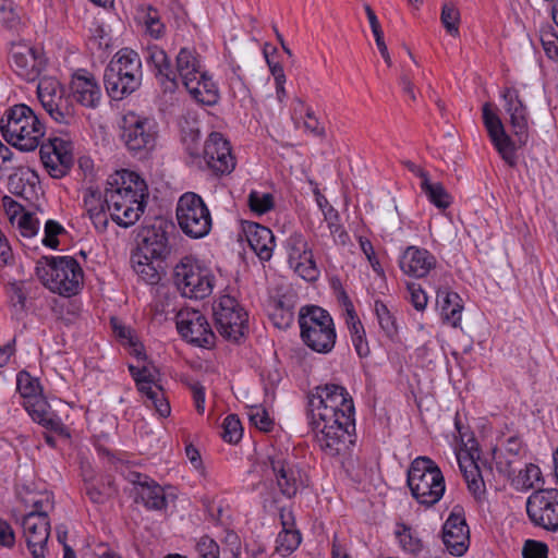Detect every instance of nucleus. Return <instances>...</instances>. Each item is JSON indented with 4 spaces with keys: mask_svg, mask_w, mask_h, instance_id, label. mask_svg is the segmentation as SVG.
Returning a JSON list of instances; mask_svg holds the SVG:
<instances>
[{
    "mask_svg": "<svg viewBox=\"0 0 558 558\" xmlns=\"http://www.w3.org/2000/svg\"><path fill=\"white\" fill-rule=\"evenodd\" d=\"M37 95L43 108L56 123L64 126L77 125L78 117L73 99L57 81L41 80L37 86Z\"/></svg>",
    "mask_w": 558,
    "mask_h": 558,
    "instance_id": "f8f14e48",
    "label": "nucleus"
},
{
    "mask_svg": "<svg viewBox=\"0 0 558 558\" xmlns=\"http://www.w3.org/2000/svg\"><path fill=\"white\" fill-rule=\"evenodd\" d=\"M21 526L33 558H45L51 529L49 518L40 513H26L21 520Z\"/></svg>",
    "mask_w": 558,
    "mask_h": 558,
    "instance_id": "412c9836",
    "label": "nucleus"
},
{
    "mask_svg": "<svg viewBox=\"0 0 558 558\" xmlns=\"http://www.w3.org/2000/svg\"><path fill=\"white\" fill-rule=\"evenodd\" d=\"M44 232L43 244L49 248L56 250L60 243L58 235L65 232V229L58 221L49 219L45 223Z\"/></svg>",
    "mask_w": 558,
    "mask_h": 558,
    "instance_id": "6e6d98bb",
    "label": "nucleus"
},
{
    "mask_svg": "<svg viewBox=\"0 0 558 558\" xmlns=\"http://www.w3.org/2000/svg\"><path fill=\"white\" fill-rule=\"evenodd\" d=\"M442 322L457 328L461 323L463 303L461 296L448 288H440L436 295Z\"/></svg>",
    "mask_w": 558,
    "mask_h": 558,
    "instance_id": "7c9ffc66",
    "label": "nucleus"
},
{
    "mask_svg": "<svg viewBox=\"0 0 558 558\" xmlns=\"http://www.w3.org/2000/svg\"><path fill=\"white\" fill-rule=\"evenodd\" d=\"M167 229H173V226L163 221L144 229L143 242L137 252L159 262L166 259L171 252Z\"/></svg>",
    "mask_w": 558,
    "mask_h": 558,
    "instance_id": "bb28decb",
    "label": "nucleus"
},
{
    "mask_svg": "<svg viewBox=\"0 0 558 558\" xmlns=\"http://www.w3.org/2000/svg\"><path fill=\"white\" fill-rule=\"evenodd\" d=\"M395 534L404 553L411 555L413 558H420L425 550V546L417 531L404 523H400Z\"/></svg>",
    "mask_w": 558,
    "mask_h": 558,
    "instance_id": "c9c22d12",
    "label": "nucleus"
},
{
    "mask_svg": "<svg viewBox=\"0 0 558 558\" xmlns=\"http://www.w3.org/2000/svg\"><path fill=\"white\" fill-rule=\"evenodd\" d=\"M295 300L293 294H279L268 302V316L278 329H288L294 320Z\"/></svg>",
    "mask_w": 558,
    "mask_h": 558,
    "instance_id": "c756f323",
    "label": "nucleus"
},
{
    "mask_svg": "<svg viewBox=\"0 0 558 558\" xmlns=\"http://www.w3.org/2000/svg\"><path fill=\"white\" fill-rule=\"evenodd\" d=\"M137 12L142 14L145 32L154 39H160L166 34V25L161 22L159 11L151 4H141Z\"/></svg>",
    "mask_w": 558,
    "mask_h": 558,
    "instance_id": "4c0bfd02",
    "label": "nucleus"
},
{
    "mask_svg": "<svg viewBox=\"0 0 558 558\" xmlns=\"http://www.w3.org/2000/svg\"><path fill=\"white\" fill-rule=\"evenodd\" d=\"M270 466L280 493L287 498L294 497L299 490L308 486V478L287 450L272 447L267 453Z\"/></svg>",
    "mask_w": 558,
    "mask_h": 558,
    "instance_id": "ddd939ff",
    "label": "nucleus"
},
{
    "mask_svg": "<svg viewBox=\"0 0 558 558\" xmlns=\"http://www.w3.org/2000/svg\"><path fill=\"white\" fill-rule=\"evenodd\" d=\"M15 544V533L12 526L3 519H0V545L12 548Z\"/></svg>",
    "mask_w": 558,
    "mask_h": 558,
    "instance_id": "774afa93",
    "label": "nucleus"
},
{
    "mask_svg": "<svg viewBox=\"0 0 558 558\" xmlns=\"http://www.w3.org/2000/svg\"><path fill=\"white\" fill-rule=\"evenodd\" d=\"M408 290L410 293V302L413 307L416 311H424L428 301L425 291L421 288L420 284L414 282L408 284Z\"/></svg>",
    "mask_w": 558,
    "mask_h": 558,
    "instance_id": "e2e57ef3",
    "label": "nucleus"
},
{
    "mask_svg": "<svg viewBox=\"0 0 558 558\" xmlns=\"http://www.w3.org/2000/svg\"><path fill=\"white\" fill-rule=\"evenodd\" d=\"M300 337L303 343L319 354L330 353L337 341L333 318L318 305H304L299 312Z\"/></svg>",
    "mask_w": 558,
    "mask_h": 558,
    "instance_id": "423d86ee",
    "label": "nucleus"
},
{
    "mask_svg": "<svg viewBox=\"0 0 558 558\" xmlns=\"http://www.w3.org/2000/svg\"><path fill=\"white\" fill-rule=\"evenodd\" d=\"M129 372L134 379L136 387H143L142 383H155L153 373L146 366L137 367L129 365Z\"/></svg>",
    "mask_w": 558,
    "mask_h": 558,
    "instance_id": "69168bd1",
    "label": "nucleus"
},
{
    "mask_svg": "<svg viewBox=\"0 0 558 558\" xmlns=\"http://www.w3.org/2000/svg\"><path fill=\"white\" fill-rule=\"evenodd\" d=\"M10 64L13 71L27 82L38 80L46 69L44 54L34 47L22 43H11Z\"/></svg>",
    "mask_w": 558,
    "mask_h": 558,
    "instance_id": "a211bd4d",
    "label": "nucleus"
},
{
    "mask_svg": "<svg viewBox=\"0 0 558 558\" xmlns=\"http://www.w3.org/2000/svg\"><path fill=\"white\" fill-rule=\"evenodd\" d=\"M541 43L546 56L549 59H558V35L553 26L543 27L541 29Z\"/></svg>",
    "mask_w": 558,
    "mask_h": 558,
    "instance_id": "603ef678",
    "label": "nucleus"
},
{
    "mask_svg": "<svg viewBox=\"0 0 558 558\" xmlns=\"http://www.w3.org/2000/svg\"><path fill=\"white\" fill-rule=\"evenodd\" d=\"M177 72L184 86H191L193 80L203 71L201 70V63L198 56L194 49L181 48L177 56Z\"/></svg>",
    "mask_w": 558,
    "mask_h": 558,
    "instance_id": "72a5a7b5",
    "label": "nucleus"
},
{
    "mask_svg": "<svg viewBox=\"0 0 558 558\" xmlns=\"http://www.w3.org/2000/svg\"><path fill=\"white\" fill-rule=\"evenodd\" d=\"M177 329L184 340L196 347L215 345L216 336L205 315L197 310L180 311L177 314Z\"/></svg>",
    "mask_w": 558,
    "mask_h": 558,
    "instance_id": "f3484780",
    "label": "nucleus"
},
{
    "mask_svg": "<svg viewBox=\"0 0 558 558\" xmlns=\"http://www.w3.org/2000/svg\"><path fill=\"white\" fill-rule=\"evenodd\" d=\"M0 23L7 29L17 32L21 26V17L12 8L0 4Z\"/></svg>",
    "mask_w": 558,
    "mask_h": 558,
    "instance_id": "bf43d9fd",
    "label": "nucleus"
},
{
    "mask_svg": "<svg viewBox=\"0 0 558 558\" xmlns=\"http://www.w3.org/2000/svg\"><path fill=\"white\" fill-rule=\"evenodd\" d=\"M306 120L304 121V128L313 135L318 137H324L326 132L325 128L320 125L318 119L315 117L314 111L311 108L306 109L305 113Z\"/></svg>",
    "mask_w": 558,
    "mask_h": 558,
    "instance_id": "338daca9",
    "label": "nucleus"
},
{
    "mask_svg": "<svg viewBox=\"0 0 558 558\" xmlns=\"http://www.w3.org/2000/svg\"><path fill=\"white\" fill-rule=\"evenodd\" d=\"M84 206L86 211L98 231H105L108 226L106 216V203L101 193L97 189L89 187L84 195Z\"/></svg>",
    "mask_w": 558,
    "mask_h": 558,
    "instance_id": "473e14b6",
    "label": "nucleus"
},
{
    "mask_svg": "<svg viewBox=\"0 0 558 558\" xmlns=\"http://www.w3.org/2000/svg\"><path fill=\"white\" fill-rule=\"evenodd\" d=\"M306 418L320 450L337 457L355 444V408L347 388L317 386L307 396Z\"/></svg>",
    "mask_w": 558,
    "mask_h": 558,
    "instance_id": "f257e3e1",
    "label": "nucleus"
},
{
    "mask_svg": "<svg viewBox=\"0 0 558 558\" xmlns=\"http://www.w3.org/2000/svg\"><path fill=\"white\" fill-rule=\"evenodd\" d=\"M217 331L226 340L239 343L248 332V314L231 295H222L213 304Z\"/></svg>",
    "mask_w": 558,
    "mask_h": 558,
    "instance_id": "1a4fd4ad",
    "label": "nucleus"
},
{
    "mask_svg": "<svg viewBox=\"0 0 558 558\" xmlns=\"http://www.w3.org/2000/svg\"><path fill=\"white\" fill-rule=\"evenodd\" d=\"M120 137L131 155L144 158L156 146L158 125L151 118L130 112L123 118Z\"/></svg>",
    "mask_w": 558,
    "mask_h": 558,
    "instance_id": "6e6552de",
    "label": "nucleus"
},
{
    "mask_svg": "<svg viewBox=\"0 0 558 558\" xmlns=\"http://www.w3.org/2000/svg\"><path fill=\"white\" fill-rule=\"evenodd\" d=\"M288 263L291 268L304 280L314 281L319 270L314 260L313 251L306 238L300 232L291 233L283 242Z\"/></svg>",
    "mask_w": 558,
    "mask_h": 558,
    "instance_id": "2eb2a0df",
    "label": "nucleus"
},
{
    "mask_svg": "<svg viewBox=\"0 0 558 558\" xmlns=\"http://www.w3.org/2000/svg\"><path fill=\"white\" fill-rule=\"evenodd\" d=\"M243 436L242 424L235 414H229L222 422L221 437L229 444H238Z\"/></svg>",
    "mask_w": 558,
    "mask_h": 558,
    "instance_id": "09e8293b",
    "label": "nucleus"
},
{
    "mask_svg": "<svg viewBox=\"0 0 558 558\" xmlns=\"http://www.w3.org/2000/svg\"><path fill=\"white\" fill-rule=\"evenodd\" d=\"M505 101V110L510 116L512 133L519 143L523 146L529 140V113L527 108L520 97V93L514 87H506L501 93Z\"/></svg>",
    "mask_w": 558,
    "mask_h": 558,
    "instance_id": "5701e85b",
    "label": "nucleus"
},
{
    "mask_svg": "<svg viewBox=\"0 0 558 558\" xmlns=\"http://www.w3.org/2000/svg\"><path fill=\"white\" fill-rule=\"evenodd\" d=\"M3 138L21 151H33L45 135V126L31 107L24 104L7 109L0 120Z\"/></svg>",
    "mask_w": 558,
    "mask_h": 558,
    "instance_id": "7ed1b4c3",
    "label": "nucleus"
},
{
    "mask_svg": "<svg viewBox=\"0 0 558 558\" xmlns=\"http://www.w3.org/2000/svg\"><path fill=\"white\" fill-rule=\"evenodd\" d=\"M250 247L260 260H269L275 248V235L272 231L259 223L250 222L244 229Z\"/></svg>",
    "mask_w": 558,
    "mask_h": 558,
    "instance_id": "cd10ccee",
    "label": "nucleus"
},
{
    "mask_svg": "<svg viewBox=\"0 0 558 558\" xmlns=\"http://www.w3.org/2000/svg\"><path fill=\"white\" fill-rule=\"evenodd\" d=\"M198 558H220V549L217 542L208 535H203L195 545Z\"/></svg>",
    "mask_w": 558,
    "mask_h": 558,
    "instance_id": "5fc2aeb1",
    "label": "nucleus"
},
{
    "mask_svg": "<svg viewBox=\"0 0 558 558\" xmlns=\"http://www.w3.org/2000/svg\"><path fill=\"white\" fill-rule=\"evenodd\" d=\"M39 155L45 169L56 179L66 175L74 162L72 142L60 137L41 143Z\"/></svg>",
    "mask_w": 558,
    "mask_h": 558,
    "instance_id": "dca6fc26",
    "label": "nucleus"
},
{
    "mask_svg": "<svg viewBox=\"0 0 558 558\" xmlns=\"http://www.w3.org/2000/svg\"><path fill=\"white\" fill-rule=\"evenodd\" d=\"M36 179L34 172L22 169L9 177V191L16 196L27 198V190H33Z\"/></svg>",
    "mask_w": 558,
    "mask_h": 558,
    "instance_id": "37998d69",
    "label": "nucleus"
},
{
    "mask_svg": "<svg viewBox=\"0 0 558 558\" xmlns=\"http://www.w3.org/2000/svg\"><path fill=\"white\" fill-rule=\"evenodd\" d=\"M134 485V501L147 510L161 511L168 507L163 488L153 478L138 472L131 474Z\"/></svg>",
    "mask_w": 558,
    "mask_h": 558,
    "instance_id": "b1692460",
    "label": "nucleus"
},
{
    "mask_svg": "<svg viewBox=\"0 0 558 558\" xmlns=\"http://www.w3.org/2000/svg\"><path fill=\"white\" fill-rule=\"evenodd\" d=\"M420 186L427 199L437 208L446 209L451 205L452 197L440 182H432L428 178L422 181Z\"/></svg>",
    "mask_w": 558,
    "mask_h": 558,
    "instance_id": "ea45409f",
    "label": "nucleus"
},
{
    "mask_svg": "<svg viewBox=\"0 0 558 558\" xmlns=\"http://www.w3.org/2000/svg\"><path fill=\"white\" fill-rule=\"evenodd\" d=\"M525 510L530 522L547 532H558V489L541 488L526 499Z\"/></svg>",
    "mask_w": 558,
    "mask_h": 558,
    "instance_id": "4468645a",
    "label": "nucleus"
},
{
    "mask_svg": "<svg viewBox=\"0 0 558 558\" xmlns=\"http://www.w3.org/2000/svg\"><path fill=\"white\" fill-rule=\"evenodd\" d=\"M142 59L131 48L120 49L104 72L107 94L116 100H121L137 90L142 85Z\"/></svg>",
    "mask_w": 558,
    "mask_h": 558,
    "instance_id": "39448f33",
    "label": "nucleus"
},
{
    "mask_svg": "<svg viewBox=\"0 0 558 558\" xmlns=\"http://www.w3.org/2000/svg\"><path fill=\"white\" fill-rule=\"evenodd\" d=\"M175 213L179 227L187 236L202 239L210 232V211L198 194L184 193L178 201Z\"/></svg>",
    "mask_w": 558,
    "mask_h": 558,
    "instance_id": "9d476101",
    "label": "nucleus"
},
{
    "mask_svg": "<svg viewBox=\"0 0 558 558\" xmlns=\"http://www.w3.org/2000/svg\"><path fill=\"white\" fill-rule=\"evenodd\" d=\"M145 59L153 73L155 70H158V68H162L171 61L167 52L157 45H150L147 47Z\"/></svg>",
    "mask_w": 558,
    "mask_h": 558,
    "instance_id": "864d4df0",
    "label": "nucleus"
},
{
    "mask_svg": "<svg viewBox=\"0 0 558 558\" xmlns=\"http://www.w3.org/2000/svg\"><path fill=\"white\" fill-rule=\"evenodd\" d=\"M191 86H185L195 101L205 106H214L220 99L219 89L216 83L206 72H203L193 80Z\"/></svg>",
    "mask_w": 558,
    "mask_h": 558,
    "instance_id": "2f4dec72",
    "label": "nucleus"
},
{
    "mask_svg": "<svg viewBox=\"0 0 558 558\" xmlns=\"http://www.w3.org/2000/svg\"><path fill=\"white\" fill-rule=\"evenodd\" d=\"M483 123L488 132L490 141L502 160L510 167L517 165L515 143L506 133L505 126L490 102H485L482 108Z\"/></svg>",
    "mask_w": 558,
    "mask_h": 558,
    "instance_id": "6ab92c4d",
    "label": "nucleus"
},
{
    "mask_svg": "<svg viewBox=\"0 0 558 558\" xmlns=\"http://www.w3.org/2000/svg\"><path fill=\"white\" fill-rule=\"evenodd\" d=\"M204 159L217 175L229 174L235 167L230 144L219 132H211L206 140Z\"/></svg>",
    "mask_w": 558,
    "mask_h": 558,
    "instance_id": "4be33fe9",
    "label": "nucleus"
},
{
    "mask_svg": "<svg viewBox=\"0 0 558 558\" xmlns=\"http://www.w3.org/2000/svg\"><path fill=\"white\" fill-rule=\"evenodd\" d=\"M149 401L161 417H168L170 415L171 407L161 386L156 385V393L151 399H149Z\"/></svg>",
    "mask_w": 558,
    "mask_h": 558,
    "instance_id": "680f3d73",
    "label": "nucleus"
},
{
    "mask_svg": "<svg viewBox=\"0 0 558 558\" xmlns=\"http://www.w3.org/2000/svg\"><path fill=\"white\" fill-rule=\"evenodd\" d=\"M104 199L111 213L112 220L120 227L133 226L144 213L147 184L136 172L117 171L107 181Z\"/></svg>",
    "mask_w": 558,
    "mask_h": 558,
    "instance_id": "f03ea898",
    "label": "nucleus"
},
{
    "mask_svg": "<svg viewBox=\"0 0 558 558\" xmlns=\"http://www.w3.org/2000/svg\"><path fill=\"white\" fill-rule=\"evenodd\" d=\"M154 260L155 259H151L149 256L138 252L133 253L131 256L134 271L148 284H157L161 279L157 267L154 265Z\"/></svg>",
    "mask_w": 558,
    "mask_h": 558,
    "instance_id": "58836bf2",
    "label": "nucleus"
},
{
    "mask_svg": "<svg viewBox=\"0 0 558 558\" xmlns=\"http://www.w3.org/2000/svg\"><path fill=\"white\" fill-rule=\"evenodd\" d=\"M250 209L257 214L264 215L272 209L274 196L270 193H260L258 191H251L247 198Z\"/></svg>",
    "mask_w": 558,
    "mask_h": 558,
    "instance_id": "3c124183",
    "label": "nucleus"
},
{
    "mask_svg": "<svg viewBox=\"0 0 558 558\" xmlns=\"http://www.w3.org/2000/svg\"><path fill=\"white\" fill-rule=\"evenodd\" d=\"M301 533L293 529L282 530L276 539V551L282 556L292 554L301 543Z\"/></svg>",
    "mask_w": 558,
    "mask_h": 558,
    "instance_id": "a18cd8bd",
    "label": "nucleus"
},
{
    "mask_svg": "<svg viewBox=\"0 0 558 558\" xmlns=\"http://www.w3.org/2000/svg\"><path fill=\"white\" fill-rule=\"evenodd\" d=\"M73 98L83 107L95 109L101 101V88L95 76L85 69H78L71 80Z\"/></svg>",
    "mask_w": 558,
    "mask_h": 558,
    "instance_id": "a878e982",
    "label": "nucleus"
},
{
    "mask_svg": "<svg viewBox=\"0 0 558 558\" xmlns=\"http://www.w3.org/2000/svg\"><path fill=\"white\" fill-rule=\"evenodd\" d=\"M25 409L27 410L33 421L39 425H43L45 420H48L49 416H54L57 413L51 409L50 404L44 398L25 402Z\"/></svg>",
    "mask_w": 558,
    "mask_h": 558,
    "instance_id": "49530a36",
    "label": "nucleus"
},
{
    "mask_svg": "<svg viewBox=\"0 0 558 558\" xmlns=\"http://www.w3.org/2000/svg\"><path fill=\"white\" fill-rule=\"evenodd\" d=\"M459 466L469 492L476 500H482L486 494V487L481 470L474 461V456L471 453L470 459L464 461L459 459Z\"/></svg>",
    "mask_w": 558,
    "mask_h": 558,
    "instance_id": "f704fd0d",
    "label": "nucleus"
},
{
    "mask_svg": "<svg viewBox=\"0 0 558 558\" xmlns=\"http://www.w3.org/2000/svg\"><path fill=\"white\" fill-rule=\"evenodd\" d=\"M519 475L522 478V483L527 488H533L534 485L542 480L541 469L533 463L525 465L523 471H520Z\"/></svg>",
    "mask_w": 558,
    "mask_h": 558,
    "instance_id": "0e129e2a",
    "label": "nucleus"
},
{
    "mask_svg": "<svg viewBox=\"0 0 558 558\" xmlns=\"http://www.w3.org/2000/svg\"><path fill=\"white\" fill-rule=\"evenodd\" d=\"M20 233L24 238H33L39 230V220L31 213H24L19 219Z\"/></svg>",
    "mask_w": 558,
    "mask_h": 558,
    "instance_id": "13d9d810",
    "label": "nucleus"
},
{
    "mask_svg": "<svg viewBox=\"0 0 558 558\" xmlns=\"http://www.w3.org/2000/svg\"><path fill=\"white\" fill-rule=\"evenodd\" d=\"M547 545L534 539H527L522 549L523 558H547Z\"/></svg>",
    "mask_w": 558,
    "mask_h": 558,
    "instance_id": "052dcab7",
    "label": "nucleus"
},
{
    "mask_svg": "<svg viewBox=\"0 0 558 558\" xmlns=\"http://www.w3.org/2000/svg\"><path fill=\"white\" fill-rule=\"evenodd\" d=\"M437 264L436 257L426 248L410 245L399 258V267L402 272L413 278H424Z\"/></svg>",
    "mask_w": 558,
    "mask_h": 558,
    "instance_id": "393cba45",
    "label": "nucleus"
},
{
    "mask_svg": "<svg viewBox=\"0 0 558 558\" xmlns=\"http://www.w3.org/2000/svg\"><path fill=\"white\" fill-rule=\"evenodd\" d=\"M442 541L453 556H462L470 545V530L462 506H454L442 526Z\"/></svg>",
    "mask_w": 558,
    "mask_h": 558,
    "instance_id": "aec40b11",
    "label": "nucleus"
},
{
    "mask_svg": "<svg viewBox=\"0 0 558 558\" xmlns=\"http://www.w3.org/2000/svg\"><path fill=\"white\" fill-rule=\"evenodd\" d=\"M214 277L192 256H184L173 269V282L185 298L201 300L213 291Z\"/></svg>",
    "mask_w": 558,
    "mask_h": 558,
    "instance_id": "9b49d317",
    "label": "nucleus"
},
{
    "mask_svg": "<svg viewBox=\"0 0 558 558\" xmlns=\"http://www.w3.org/2000/svg\"><path fill=\"white\" fill-rule=\"evenodd\" d=\"M35 270L41 283L61 296L76 295L83 288L84 271L73 256H43Z\"/></svg>",
    "mask_w": 558,
    "mask_h": 558,
    "instance_id": "20e7f679",
    "label": "nucleus"
},
{
    "mask_svg": "<svg viewBox=\"0 0 558 558\" xmlns=\"http://www.w3.org/2000/svg\"><path fill=\"white\" fill-rule=\"evenodd\" d=\"M154 75L158 83L163 88V92L173 93L178 88V72L177 68H172L171 61H169L162 68L155 70Z\"/></svg>",
    "mask_w": 558,
    "mask_h": 558,
    "instance_id": "8fccbe9b",
    "label": "nucleus"
},
{
    "mask_svg": "<svg viewBox=\"0 0 558 558\" xmlns=\"http://www.w3.org/2000/svg\"><path fill=\"white\" fill-rule=\"evenodd\" d=\"M83 487L82 490L88 497L90 502L100 506L110 499L112 492L116 490L114 482L111 475H104L99 478L96 477L94 472L83 471Z\"/></svg>",
    "mask_w": 558,
    "mask_h": 558,
    "instance_id": "c85d7f7f",
    "label": "nucleus"
},
{
    "mask_svg": "<svg viewBox=\"0 0 558 558\" xmlns=\"http://www.w3.org/2000/svg\"><path fill=\"white\" fill-rule=\"evenodd\" d=\"M250 421L262 432H269L274 426V421L270 418L267 411L263 408L252 409L250 412Z\"/></svg>",
    "mask_w": 558,
    "mask_h": 558,
    "instance_id": "4d7b16f0",
    "label": "nucleus"
},
{
    "mask_svg": "<svg viewBox=\"0 0 558 558\" xmlns=\"http://www.w3.org/2000/svg\"><path fill=\"white\" fill-rule=\"evenodd\" d=\"M407 484L413 498L421 505L432 507L444 496L446 485L440 468L429 457L415 458L407 473Z\"/></svg>",
    "mask_w": 558,
    "mask_h": 558,
    "instance_id": "0eeeda50",
    "label": "nucleus"
},
{
    "mask_svg": "<svg viewBox=\"0 0 558 558\" xmlns=\"http://www.w3.org/2000/svg\"><path fill=\"white\" fill-rule=\"evenodd\" d=\"M440 21L449 35L453 37L459 35L460 12L454 4L450 2L442 4Z\"/></svg>",
    "mask_w": 558,
    "mask_h": 558,
    "instance_id": "de8ad7c7",
    "label": "nucleus"
},
{
    "mask_svg": "<svg viewBox=\"0 0 558 558\" xmlns=\"http://www.w3.org/2000/svg\"><path fill=\"white\" fill-rule=\"evenodd\" d=\"M5 294L9 304L15 315L24 314L27 310V294L26 282L23 280H14L5 286Z\"/></svg>",
    "mask_w": 558,
    "mask_h": 558,
    "instance_id": "a19ab883",
    "label": "nucleus"
},
{
    "mask_svg": "<svg viewBox=\"0 0 558 558\" xmlns=\"http://www.w3.org/2000/svg\"><path fill=\"white\" fill-rule=\"evenodd\" d=\"M199 501L205 511L207 521L215 525L229 524L230 515L227 513L229 506L223 499H218L216 496L204 495Z\"/></svg>",
    "mask_w": 558,
    "mask_h": 558,
    "instance_id": "e433bc0d",
    "label": "nucleus"
},
{
    "mask_svg": "<svg viewBox=\"0 0 558 558\" xmlns=\"http://www.w3.org/2000/svg\"><path fill=\"white\" fill-rule=\"evenodd\" d=\"M374 313L384 333L390 340H395V338L398 336L396 317L381 300H376L374 302Z\"/></svg>",
    "mask_w": 558,
    "mask_h": 558,
    "instance_id": "79ce46f5",
    "label": "nucleus"
},
{
    "mask_svg": "<svg viewBox=\"0 0 558 558\" xmlns=\"http://www.w3.org/2000/svg\"><path fill=\"white\" fill-rule=\"evenodd\" d=\"M16 387L21 396L27 401H34L36 399H43L41 386L38 378L32 377L26 371H21L16 376Z\"/></svg>",
    "mask_w": 558,
    "mask_h": 558,
    "instance_id": "c03bdc74",
    "label": "nucleus"
}]
</instances>
